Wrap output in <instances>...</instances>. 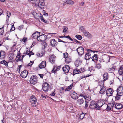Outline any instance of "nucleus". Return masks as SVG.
I'll list each match as a JSON object with an SVG mask.
<instances>
[{"mask_svg":"<svg viewBox=\"0 0 123 123\" xmlns=\"http://www.w3.org/2000/svg\"><path fill=\"white\" fill-rule=\"evenodd\" d=\"M73 85V83L71 84L70 85L68 86L65 90V91H68L71 89Z\"/></svg>","mask_w":123,"mask_h":123,"instance_id":"39","label":"nucleus"},{"mask_svg":"<svg viewBox=\"0 0 123 123\" xmlns=\"http://www.w3.org/2000/svg\"><path fill=\"white\" fill-rule=\"evenodd\" d=\"M82 61L80 60L79 58L77 59L75 62L74 64L75 66L78 67L79 65L81 64Z\"/></svg>","mask_w":123,"mask_h":123,"instance_id":"18","label":"nucleus"},{"mask_svg":"<svg viewBox=\"0 0 123 123\" xmlns=\"http://www.w3.org/2000/svg\"><path fill=\"white\" fill-rule=\"evenodd\" d=\"M24 27V25H22L20 26H19L18 27V29L20 31H21V30L23 29Z\"/></svg>","mask_w":123,"mask_h":123,"instance_id":"53","label":"nucleus"},{"mask_svg":"<svg viewBox=\"0 0 123 123\" xmlns=\"http://www.w3.org/2000/svg\"><path fill=\"white\" fill-rule=\"evenodd\" d=\"M91 58V55L90 53L87 52L85 55V59L86 60H89Z\"/></svg>","mask_w":123,"mask_h":123,"instance_id":"20","label":"nucleus"},{"mask_svg":"<svg viewBox=\"0 0 123 123\" xmlns=\"http://www.w3.org/2000/svg\"><path fill=\"white\" fill-rule=\"evenodd\" d=\"M0 55H6V53L4 51L1 50L0 51Z\"/></svg>","mask_w":123,"mask_h":123,"instance_id":"58","label":"nucleus"},{"mask_svg":"<svg viewBox=\"0 0 123 123\" xmlns=\"http://www.w3.org/2000/svg\"><path fill=\"white\" fill-rule=\"evenodd\" d=\"M61 68V66H60L57 67H54L53 70L51 71L52 73H56L57 71H58L60 70Z\"/></svg>","mask_w":123,"mask_h":123,"instance_id":"16","label":"nucleus"},{"mask_svg":"<svg viewBox=\"0 0 123 123\" xmlns=\"http://www.w3.org/2000/svg\"><path fill=\"white\" fill-rule=\"evenodd\" d=\"M106 89L105 87V86L101 87L100 90L99 91V93L101 94H103L105 92Z\"/></svg>","mask_w":123,"mask_h":123,"instance_id":"30","label":"nucleus"},{"mask_svg":"<svg viewBox=\"0 0 123 123\" xmlns=\"http://www.w3.org/2000/svg\"><path fill=\"white\" fill-rule=\"evenodd\" d=\"M118 71L119 74L121 75L123 74V65L121 66L118 70Z\"/></svg>","mask_w":123,"mask_h":123,"instance_id":"27","label":"nucleus"},{"mask_svg":"<svg viewBox=\"0 0 123 123\" xmlns=\"http://www.w3.org/2000/svg\"><path fill=\"white\" fill-rule=\"evenodd\" d=\"M38 80V78L36 75H32L31 77L30 82V83L33 85L36 84Z\"/></svg>","mask_w":123,"mask_h":123,"instance_id":"1","label":"nucleus"},{"mask_svg":"<svg viewBox=\"0 0 123 123\" xmlns=\"http://www.w3.org/2000/svg\"><path fill=\"white\" fill-rule=\"evenodd\" d=\"M117 95H123V87L120 86L117 89Z\"/></svg>","mask_w":123,"mask_h":123,"instance_id":"11","label":"nucleus"},{"mask_svg":"<svg viewBox=\"0 0 123 123\" xmlns=\"http://www.w3.org/2000/svg\"><path fill=\"white\" fill-rule=\"evenodd\" d=\"M49 88V84L47 82H44L42 85V89L43 90L46 92L48 91Z\"/></svg>","mask_w":123,"mask_h":123,"instance_id":"4","label":"nucleus"},{"mask_svg":"<svg viewBox=\"0 0 123 123\" xmlns=\"http://www.w3.org/2000/svg\"><path fill=\"white\" fill-rule=\"evenodd\" d=\"M46 62L45 61H43L39 64V66L37 68V70L39 68V69L44 68L46 66Z\"/></svg>","mask_w":123,"mask_h":123,"instance_id":"14","label":"nucleus"},{"mask_svg":"<svg viewBox=\"0 0 123 123\" xmlns=\"http://www.w3.org/2000/svg\"><path fill=\"white\" fill-rule=\"evenodd\" d=\"M71 58L70 56H69L65 59V62L67 64H68L71 62Z\"/></svg>","mask_w":123,"mask_h":123,"instance_id":"28","label":"nucleus"},{"mask_svg":"<svg viewBox=\"0 0 123 123\" xmlns=\"http://www.w3.org/2000/svg\"><path fill=\"white\" fill-rule=\"evenodd\" d=\"M79 55L81 56L84 53V50L82 47H79L76 49Z\"/></svg>","mask_w":123,"mask_h":123,"instance_id":"7","label":"nucleus"},{"mask_svg":"<svg viewBox=\"0 0 123 123\" xmlns=\"http://www.w3.org/2000/svg\"><path fill=\"white\" fill-rule=\"evenodd\" d=\"M14 47H12L10 48V49H11L10 51L11 52H15L16 51V50H14Z\"/></svg>","mask_w":123,"mask_h":123,"instance_id":"61","label":"nucleus"},{"mask_svg":"<svg viewBox=\"0 0 123 123\" xmlns=\"http://www.w3.org/2000/svg\"><path fill=\"white\" fill-rule=\"evenodd\" d=\"M80 70L81 71H82V72H81V73H82L83 72H84L86 71V68L85 67L81 68H80Z\"/></svg>","mask_w":123,"mask_h":123,"instance_id":"62","label":"nucleus"},{"mask_svg":"<svg viewBox=\"0 0 123 123\" xmlns=\"http://www.w3.org/2000/svg\"><path fill=\"white\" fill-rule=\"evenodd\" d=\"M122 96L120 95H117V93L116 96L115 97L116 99L115 101L119 100L120 99V97Z\"/></svg>","mask_w":123,"mask_h":123,"instance_id":"44","label":"nucleus"},{"mask_svg":"<svg viewBox=\"0 0 123 123\" xmlns=\"http://www.w3.org/2000/svg\"><path fill=\"white\" fill-rule=\"evenodd\" d=\"M95 68L99 69L101 68L102 66L99 63L96 64Z\"/></svg>","mask_w":123,"mask_h":123,"instance_id":"43","label":"nucleus"},{"mask_svg":"<svg viewBox=\"0 0 123 123\" xmlns=\"http://www.w3.org/2000/svg\"><path fill=\"white\" fill-rule=\"evenodd\" d=\"M39 18L41 19V21L42 22H43L46 24L49 23L48 21L47 20H45L43 16H39Z\"/></svg>","mask_w":123,"mask_h":123,"instance_id":"33","label":"nucleus"},{"mask_svg":"<svg viewBox=\"0 0 123 123\" xmlns=\"http://www.w3.org/2000/svg\"><path fill=\"white\" fill-rule=\"evenodd\" d=\"M108 74L107 72L105 73L103 75V80L104 81H105L106 80L108 79Z\"/></svg>","mask_w":123,"mask_h":123,"instance_id":"25","label":"nucleus"},{"mask_svg":"<svg viewBox=\"0 0 123 123\" xmlns=\"http://www.w3.org/2000/svg\"><path fill=\"white\" fill-rule=\"evenodd\" d=\"M25 56V55H21V57H20V59L21 60L20 61L21 62H22L23 63V58Z\"/></svg>","mask_w":123,"mask_h":123,"instance_id":"64","label":"nucleus"},{"mask_svg":"<svg viewBox=\"0 0 123 123\" xmlns=\"http://www.w3.org/2000/svg\"><path fill=\"white\" fill-rule=\"evenodd\" d=\"M55 57H54L53 55H52L49 57V61L52 63H54L55 61Z\"/></svg>","mask_w":123,"mask_h":123,"instance_id":"22","label":"nucleus"},{"mask_svg":"<svg viewBox=\"0 0 123 123\" xmlns=\"http://www.w3.org/2000/svg\"><path fill=\"white\" fill-rule=\"evenodd\" d=\"M42 45L43 46H46L47 45V44L46 42L44 41L42 42Z\"/></svg>","mask_w":123,"mask_h":123,"instance_id":"59","label":"nucleus"},{"mask_svg":"<svg viewBox=\"0 0 123 123\" xmlns=\"http://www.w3.org/2000/svg\"><path fill=\"white\" fill-rule=\"evenodd\" d=\"M97 110H100V108L102 106L104 105L103 103L102 102H99V101H98V102H97Z\"/></svg>","mask_w":123,"mask_h":123,"instance_id":"19","label":"nucleus"},{"mask_svg":"<svg viewBox=\"0 0 123 123\" xmlns=\"http://www.w3.org/2000/svg\"><path fill=\"white\" fill-rule=\"evenodd\" d=\"M75 37L79 40H81L82 38L81 36L80 35H76Z\"/></svg>","mask_w":123,"mask_h":123,"instance_id":"50","label":"nucleus"},{"mask_svg":"<svg viewBox=\"0 0 123 123\" xmlns=\"http://www.w3.org/2000/svg\"><path fill=\"white\" fill-rule=\"evenodd\" d=\"M40 33L39 34V36H38L37 40L39 41H44L47 39V36L45 34L40 35Z\"/></svg>","mask_w":123,"mask_h":123,"instance_id":"3","label":"nucleus"},{"mask_svg":"<svg viewBox=\"0 0 123 123\" xmlns=\"http://www.w3.org/2000/svg\"><path fill=\"white\" fill-rule=\"evenodd\" d=\"M66 110L68 112L70 113H73L75 112V110L74 109L73 105L71 104H69L68 105Z\"/></svg>","mask_w":123,"mask_h":123,"instance_id":"2","label":"nucleus"},{"mask_svg":"<svg viewBox=\"0 0 123 123\" xmlns=\"http://www.w3.org/2000/svg\"><path fill=\"white\" fill-rule=\"evenodd\" d=\"M71 98L74 99H78L79 97L77 94L74 91H73L71 94Z\"/></svg>","mask_w":123,"mask_h":123,"instance_id":"13","label":"nucleus"},{"mask_svg":"<svg viewBox=\"0 0 123 123\" xmlns=\"http://www.w3.org/2000/svg\"><path fill=\"white\" fill-rule=\"evenodd\" d=\"M87 52H88L89 53H90V52H93L94 53L95 52H98L97 51H93L92 50L89 49H88L87 50Z\"/></svg>","mask_w":123,"mask_h":123,"instance_id":"51","label":"nucleus"},{"mask_svg":"<svg viewBox=\"0 0 123 123\" xmlns=\"http://www.w3.org/2000/svg\"><path fill=\"white\" fill-rule=\"evenodd\" d=\"M106 109L107 111L111 110L114 112L115 111L114 110V108H112L111 107V106L109 105H109L108 104L107 105V107Z\"/></svg>","mask_w":123,"mask_h":123,"instance_id":"36","label":"nucleus"},{"mask_svg":"<svg viewBox=\"0 0 123 123\" xmlns=\"http://www.w3.org/2000/svg\"><path fill=\"white\" fill-rule=\"evenodd\" d=\"M6 55H0V60H2L4 58Z\"/></svg>","mask_w":123,"mask_h":123,"instance_id":"57","label":"nucleus"},{"mask_svg":"<svg viewBox=\"0 0 123 123\" xmlns=\"http://www.w3.org/2000/svg\"><path fill=\"white\" fill-rule=\"evenodd\" d=\"M29 1L31 2L32 4H37V0H28Z\"/></svg>","mask_w":123,"mask_h":123,"instance_id":"48","label":"nucleus"},{"mask_svg":"<svg viewBox=\"0 0 123 123\" xmlns=\"http://www.w3.org/2000/svg\"><path fill=\"white\" fill-rule=\"evenodd\" d=\"M77 102L80 105L83 104V103L84 102V101L83 98H81L78 99L77 100Z\"/></svg>","mask_w":123,"mask_h":123,"instance_id":"40","label":"nucleus"},{"mask_svg":"<svg viewBox=\"0 0 123 123\" xmlns=\"http://www.w3.org/2000/svg\"><path fill=\"white\" fill-rule=\"evenodd\" d=\"M70 69V68L69 66L67 65H66L62 67V69L66 74H67L66 73L68 72Z\"/></svg>","mask_w":123,"mask_h":123,"instance_id":"12","label":"nucleus"},{"mask_svg":"<svg viewBox=\"0 0 123 123\" xmlns=\"http://www.w3.org/2000/svg\"><path fill=\"white\" fill-rule=\"evenodd\" d=\"M20 52H19V54L17 55V56H16V58L15 59L16 61V62H18L19 61H20V57H21V55H20Z\"/></svg>","mask_w":123,"mask_h":123,"instance_id":"34","label":"nucleus"},{"mask_svg":"<svg viewBox=\"0 0 123 123\" xmlns=\"http://www.w3.org/2000/svg\"><path fill=\"white\" fill-rule=\"evenodd\" d=\"M46 47H44V48H42L43 51H42V53H41V54L39 53H37L36 54L37 56L39 57L42 56L43 55L45 54V51L44 50V49L46 48Z\"/></svg>","mask_w":123,"mask_h":123,"instance_id":"24","label":"nucleus"},{"mask_svg":"<svg viewBox=\"0 0 123 123\" xmlns=\"http://www.w3.org/2000/svg\"><path fill=\"white\" fill-rule=\"evenodd\" d=\"M44 0H40L39 2L38 3V2H37V4L36 5L38 4V6L41 9L43 8L45 5Z\"/></svg>","mask_w":123,"mask_h":123,"instance_id":"8","label":"nucleus"},{"mask_svg":"<svg viewBox=\"0 0 123 123\" xmlns=\"http://www.w3.org/2000/svg\"><path fill=\"white\" fill-rule=\"evenodd\" d=\"M80 30L84 32L86 30H85L84 27L83 26H81L80 28Z\"/></svg>","mask_w":123,"mask_h":123,"instance_id":"52","label":"nucleus"},{"mask_svg":"<svg viewBox=\"0 0 123 123\" xmlns=\"http://www.w3.org/2000/svg\"><path fill=\"white\" fill-rule=\"evenodd\" d=\"M123 107V105L121 104L120 103H115L114 108L117 110H119L122 109Z\"/></svg>","mask_w":123,"mask_h":123,"instance_id":"9","label":"nucleus"},{"mask_svg":"<svg viewBox=\"0 0 123 123\" xmlns=\"http://www.w3.org/2000/svg\"><path fill=\"white\" fill-rule=\"evenodd\" d=\"M91 58L93 61L95 62V63H96L95 62L98 60V55L97 54H94V55L92 56Z\"/></svg>","mask_w":123,"mask_h":123,"instance_id":"23","label":"nucleus"},{"mask_svg":"<svg viewBox=\"0 0 123 123\" xmlns=\"http://www.w3.org/2000/svg\"><path fill=\"white\" fill-rule=\"evenodd\" d=\"M51 45L52 46H55L57 45L58 43L54 39L51 40L50 41Z\"/></svg>","mask_w":123,"mask_h":123,"instance_id":"21","label":"nucleus"},{"mask_svg":"<svg viewBox=\"0 0 123 123\" xmlns=\"http://www.w3.org/2000/svg\"><path fill=\"white\" fill-rule=\"evenodd\" d=\"M85 102V106L84 108L85 109H86L87 108V107L88 106V102L87 100H86Z\"/></svg>","mask_w":123,"mask_h":123,"instance_id":"55","label":"nucleus"},{"mask_svg":"<svg viewBox=\"0 0 123 123\" xmlns=\"http://www.w3.org/2000/svg\"><path fill=\"white\" fill-rule=\"evenodd\" d=\"M116 69V66H114L112 68H109L108 70L110 72L113 73L114 71Z\"/></svg>","mask_w":123,"mask_h":123,"instance_id":"26","label":"nucleus"},{"mask_svg":"<svg viewBox=\"0 0 123 123\" xmlns=\"http://www.w3.org/2000/svg\"><path fill=\"white\" fill-rule=\"evenodd\" d=\"M85 36H86L88 37H91V35L88 32L86 31L83 32Z\"/></svg>","mask_w":123,"mask_h":123,"instance_id":"32","label":"nucleus"},{"mask_svg":"<svg viewBox=\"0 0 123 123\" xmlns=\"http://www.w3.org/2000/svg\"><path fill=\"white\" fill-rule=\"evenodd\" d=\"M6 14L8 17L9 18L10 17L11 14V12L9 11H7L6 12Z\"/></svg>","mask_w":123,"mask_h":123,"instance_id":"60","label":"nucleus"},{"mask_svg":"<svg viewBox=\"0 0 123 123\" xmlns=\"http://www.w3.org/2000/svg\"><path fill=\"white\" fill-rule=\"evenodd\" d=\"M28 74V71L26 70H24L21 72L20 75L22 78H25L27 77Z\"/></svg>","mask_w":123,"mask_h":123,"instance_id":"15","label":"nucleus"},{"mask_svg":"<svg viewBox=\"0 0 123 123\" xmlns=\"http://www.w3.org/2000/svg\"><path fill=\"white\" fill-rule=\"evenodd\" d=\"M65 37L69 39L71 41H73V40L71 38V37L69 36L68 35L67 36H65Z\"/></svg>","mask_w":123,"mask_h":123,"instance_id":"63","label":"nucleus"},{"mask_svg":"<svg viewBox=\"0 0 123 123\" xmlns=\"http://www.w3.org/2000/svg\"><path fill=\"white\" fill-rule=\"evenodd\" d=\"M84 113L83 112H82L81 113L80 115H79V118L81 120H82L83 119L84 117Z\"/></svg>","mask_w":123,"mask_h":123,"instance_id":"47","label":"nucleus"},{"mask_svg":"<svg viewBox=\"0 0 123 123\" xmlns=\"http://www.w3.org/2000/svg\"><path fill=\"white\" fill-rule=\"evenodd\" d=\"M27 38L25 37H24L22 39H20V41L22 43H25L27 41Z\"/></svg>","mask_w":123,"mask_h":123,"instance_id":"46","label":"nucleus"},{"mask_svg":"<svg viewBox=\"0 0 123 123\" xmlns=\"http://www.w3.org/2000/svg\"><path fill=\"white\" fill-rule=\"evenodd\" d=\"M66 3L68 4L73 5L74 4V1L71 0H66Z\"/></svg>","mask_w":123,"mask_h":123,"instance_id":"37","label":"nucleus"},{"mask_svg":"<svg viewBox=\"0 0 123 123\" xmlns=\"http://www.w3.org/2000/svg\"><path fill=\"white\" fill-rule=\"evenodd\" d=\"M114 90L111 88H109L107 89L106 91V95L108 97L111 96L113 94Z\"/></svg>","mask_w":123,"mask_h":123,"instance_id":"10","label":"nucleus"},{"mask_svg":"<svg viewBox=\"0 0 123 123\" xmlns=\"http://www.w3.org/2000/svg\"><path fill=\"white\" fill-rule=\"evenodd\" d=\"M15 28L14 25H12L11 28L10 30V31H14L15 29Z\"/></svg>","mask_w":123,"mask_h":123,"instance_id":"54","label":"nucleus"},{"mask_svg":"<svg viewBox=\"0 0 123 123\" xmlns=\"http://www.w3.org/2000/svg\"><path fill=\"white\" fill-rule=\"evenodd\" d=\"M65 87L64 86L60 88L59 89V91L61 93H64Z\"/></svg>","mask_w":123,"mask_h":123,"instance_id":"29","label":"nucleus"},{"mask_svg":"<svg viewBox=\"0 0 123 123\" xmlns=\"http://www.w3.org/2000/svg\"><path fill=\"white\" fill-rule=\"evenodd\" d=\"M40 32L37 31L33 33L32 35V37L34 39H37L38 38L39 34H40Z\"/></svg>","mask_w":123,"mask_h":123,"instance_id":"17","label":"nucleus"},{"mask_svg":"<svg viewBox=\"0 0 123 123\" xmlns=\"http://www.w3.org/2000/svg\"><path fill=\"white\" fill-rule=\"evenodd\" d=\"M105 81L103 80L99 81L98 82L99 85L101 87H104V82Z\"/></svg>","mask_w":123,"mask_h":123,"instance_id":"38","label":"nucleus"},{"mask_svg":"<svg viewBox=\"0 0 123 123\" xmlns=\"http://www.w3.org/2000/svg\"><path fill=\"white\" fill-rule=\"evenodd\" d=\"M8 62H7L4 60L1 61L0 62V64L4 65L6 67H7L8 66Z\"/></svg>","mask_w":123,"mask_h":123,"instance_id":"31","label":"nucleus"},{"mask_svg":"<svg viewBox=\"0 0 123 123\" xmlns=\"http://www.w3.org/2000/svg\"><path fill=\"white\" fill-rule=\"evenodd\" d=\"M83 97L84 98V99H85L86 100L90 101L91 100V98H89V96H87L85 95H84V97Z\"/></svg>","mask_w":123,"mask_h":123,"instance_id":"49","label":"nucleus"},{"mask_svg":"<svg viewBox=\"0 0 123 123\" xmlns=\"http://www.w3.org/2000/svg\"><path fill=\"white\" fill-rule=\"evenodd\" d=\"M94 68L93 66H91L90 67H89L88 68V71H90V72H92V71H95V69H93Z\"/></svg>","mask_w":123,"mask_h":123,"instance_id":"45","label":"nucleus"},{"mask_svg":"<svg viewBox=\"0 0 123 123\" xmlns=\"http://www.w3.org/2000/svg\"><path fill=\"white\" fill-rule=\"evenodd\" d=\"M97 102H96L92 101H91L89 105V107L90 108L92 109L97 110Z\"/></svg>","mask_w":123,"mask_h":123,"instance_id":"5","label":"nucleus"},{"mask_svg":"<svg viewBox=\"0 0 123 123\" xmlns=\"http://www.w3.org/2000/svg\"><path fill=\"white\" fill-rule=\"evenodd\" d=\"M5 26L4 25L2 28H0V35H2L4 34V28Z\"/></svg>","mask_w":123,"mask_h":123,"instance_id":"42","label":"nucleus"},{"mask_svg":"<svg viewBox=\"0 0 123 123\" xmlns=\"http://www.w3.org/2000/svg\"><path fill=\"white\" fill-rule=\"evenodd\" d=\"M29 101L32 104H35L34 106H36V105L35 104L37 102V99L36 97L34 95H33L30 97Z\"/></svg>","mask_w":123,"mask_h":123,"instance_id":"6","label":"nucleus"},{"mask_svg":"<svg viewBox=\"0 0 123 123\" xmlns=\"http://www.w3.org/2000/svg\"><path fill=\"white\" fill-rule=\"evenodd\" d=\"M115 104V102L114 101H113L111 103H108V104L109 105V106H110L111 107L114 108V107Z\"/></svg>","mask_w":123,"mask_h":123,"instance_id":"41","label":"nucleus"},{"mask_svg":"<svg viewBox=\"0 0 123 123\" xmlns=\"http://www.w3.org/2000/svg\"><path fill=\"white\" fill-rule=\"evenodd\" d=\"M64 56L65 59L69 57L68 53H64Z\"/></svg>","mask_w":123,"mask_h":123,"instance_id":"56","label":"nucleus"},{"mask_svg":"<svg viewBox=\"0 0 123 123\" xmlns=\"http://www.w3.org/2000/svg\"><path fill=\"white\" fill-rule=\"evenodd\" d=\"M14 57V54L12 53H10L8 55V58L9 60H12L13 59Z\"/></svg>","mask_w":123,"mask_h":123,"instance_id":"35","label":"nucleus"}]
</instances>
